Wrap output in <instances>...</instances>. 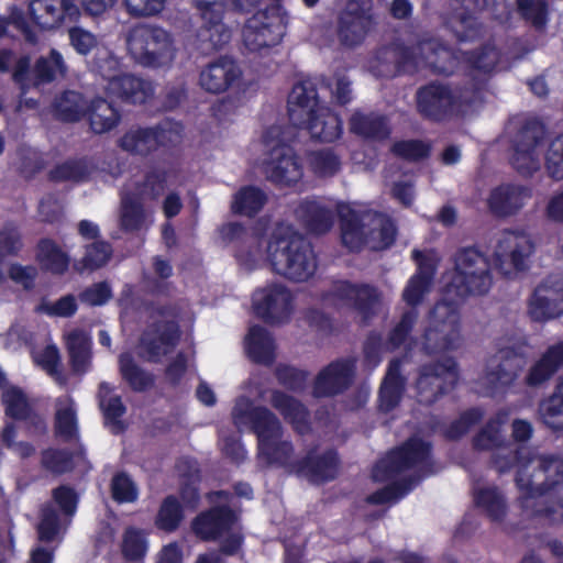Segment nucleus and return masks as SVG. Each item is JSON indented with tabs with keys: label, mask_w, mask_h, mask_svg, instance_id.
<instances>
[{
	"label": "nucleus",
	"mask_w": 563,
	"mask_h": 563,
	"mask_svg": "<svg viewBox=\"0 0 563 563\" xmlns=\"http://www.w3.org/2000/svg\"><path fill=\"white\" fill-rule=\"evenodd\" d=\"M339 225L342 245L350 252H361L367 242L361 214L350 207L340 209Z\"/></svg>",
	"instance_id": "34"
},
{
	"label": "nucleus",
	"mask_w": 563,
	"mask_h": 563,
	"mask_svg": "<svg viewBox=\"0 0 563 563\" xmlns=\"http://www.w3.org/2000/svg\"><path fill=\"white\" fill-rule=\"evenodd\" d=\"M121 552L126 561L137 562L143 560L147 552L145 533L134 527L126 528L122 538Z\"/></svg>",
	"instance_id": "63"
},
{
	"label": "nucleus",
	"mask_w": 563,
	"mask_h": 563,
	"mask_svg": "<svg viewBox=\"0 0 563 563\" xmlns=\"http://www.w3.org/2000/svg\"><path fill=\"white\" fill-rule=\"evenodd\" d=\"M69 364L73 373L86 374L91 366V340L81 330H73L66 339Z\"/></svg>",
	"instance_id": "42"
},
{
	"label": "nucleus",
	"mask_w": 563,
	"mask_h": 563,
	"mask_svg": "<svg viewBox=\"0 0 563 563\" xmlns=\"http://www.w3.org/2000/svg\"><path fill=\"white\" fill-rule=\"evenodd\" d=\"M112 255V246L106 241H95L86 246L84 257L80 260L76 269L79 272L96 269L104 266Z\"/></svg>",
	"instance_id": "62"
},
{
	"label": "nucleus",
	"mask_w": 563,
	"mask_h": 563,
	"mask_svg": "<svg viewBox=\"0 0 563 563\" xmlns=\"http://www.w3.org/2000/svg\"><path fill=\"white\" fill-rule=\"evenodd\" d=\"M533 244L525 234L508 232L498 241L494 252L495 264L504 275L508 271L504 269L505 264H509L515 271L526 269V258L532 253Z\"/></svg>",
	"instance_id": "21"
},
{
	"label": "nucleus",
	"mask_w": 563,
	"mask_h": 563,
	"mask_svg": "<svg viewBox=\"0 0 563 563\" xmlns=\"http://www.w3.org/2000/svg\"><path fill=\"white\" fill-rule=\"evenodd\" d=\"M390 153L407 162H421L431 154V145L422 140H400L393 143Z\"/></svg>",
	"instance_id": "64"
},
{
	"label": "nucleus",
	"mask_w": 563,
	"mask_h": 563,
	"mask_svg": "<svg viewBox=\"0 0 563 563\" xmlns=\"http://www.w3.org/2000/svg\"><path fill=\"white\" fill-rule=\"evenodd\" d=\"M563 367V341L550 345L541 357L529 368L525 384L539 387L551 379Z\"/></svg>",
	"instance_id": "31"
},
{
	"label": "nucleus",
	"mask_w": 563,
	"mask_h": 563,
	"mask_svg": "<svg viewBox=\"0 0 563 563\" xmlns=\"http://www.w3.org/2000/svg\"><path fill=\"white\" fill-rule=\"evenodd\" d=\"M528 313L531 320L545 322L563 314V279L545 278L539 284L529 301Z\"/></svg>",
	"instance_id": "17"
},
{
	"label": "nucleus",
	"mask_w": 563,
	"mask_h": 563,
	"mask_svg": "<svg viewBox=\"0 0 563 563\" xmlns=\"http://www.w3.org/2000/svg\"><path fill=\"white\" fill-rule=\"evenodd\" d=\"M267 202L266 192L257 186L244 185L233 195L230 210L235 216L255 218Z\"/></svg>",
	"instance_id": "40"
},
{
	"label": "nucleus",
	"mask_w": 563,
	"mask_h": 563,
	"mask_svg": "<svg viewBox=\"0 0 563 563\" xmlns=\"http://www.w3.org/2000/svg\"><path fill=\"white\" fill-rule=\"evenodd\" d=\"M485 411L481 407H471L460 413V416L450 422L443 434L450 441H459L466 435L471 429L482 422Z\"/></svg>",
	"instance_id": "56"
},
{
	"label": "nucleus",
	"mask_w": 563,
	"mask_h": 563,
	"mask_svg": "<svg viewBox=\"0 0 563 563\" xmlns=\"http://www.w3.org/2000/svg\"><path fill=\"white\" fill-rule=\"evenodd\" d=\"M373 7L364 0H350L336 19V37L341 46H360L368 32L375 26Z\"/></svg>",
	"instance_id": "10"
},
{
	"label": "nucleus",
	"mask_w": 563,
	"mask_h": 563,
	"mask_svg": "<svg viewBox=\"0 0 563 563\" xmlns=\"http://www.w3.org/2000/svg\"><path fill=\"white\" fill-rule=\"evenodd\" d=\"M533 459L530 452L517 449L507 455L496 453L493 455V464L499 473H506L518 467L515 483L520 492L519 505L527 518L544 526H555L563 522V500L545 497L563 483V462L553 455L538 457V473L543 479L536 484L534 475H529L527 468Z\"/></svg>",
	"instance_id": "2"
},
{
	"label": "nucleus",
	"mask_w": 563,
	"mask_h": 563,
	"mask_svg": "<svg viewBox=\"0 0 563 563\" xmlns=\"http://www.w3.org/2000/svg\"><path fill=\"white\" fill-rule=\"evenodd\" d=\"M500 59V53L493 44L486 43L477 49L465 52L464 60L473 70L490 74Z\"/></svg>",
	"instance_id": "59"
},
{
	"label": "nucleus",
	"mask_w": 563,
	"mask_h": 563,
	"mask_svg": "<svg viewBox=\"0 0 563 563\" xmlns=\"http://www.w3.org/2000/svg\"><path fill=\"white\" fill-rule=\"evenodd\" d=\"M146 221V212L141 199L134 195H126L121 199L120 228L122 231L133 233L140 231Z\"/></svg>",
	"instance_id": "53"
},
{
	"label": "nucleus",
	"mask_w": 563,
	"mask_h": 563,
	"mask_svg": "<svg viewBox=\"0 0 563 563\" xmlns=\"http://www.w3.org/2000/svg\"><path fill=\"white\" fill-rule=\"evenodd\" d=\"M294 445L290 441L273 439L258 444V456L267 466L289 468L291 472V457Z\"/></svg>",
	"instance_id": "49"
},
{
	"label": "nucleus",
	"mask_w": 563,
	"mask_h": 563,
	"mask_svg": "<svg viewBox=\"0 0 563 563\" xmlns=\"http://www.w3.org/2000/svg\"><path fill=\"white\" fill-rule=\"evenodd\" d=\"M90 129L96 134L110 132L121 122L120 110L103 98L93 99L87 109Z\"/></svg>",
	"instance_id": "41"
},
{
	"label": "nucleus",
	"mask_w": 563,
	"mask_h": 563,
	"mask_svg": "<svg viewBox=\"0 0 563 563\" xmlns=\"http://www.w3.org/2000/svg\"><path fill=\"white\" fill-rule=\"evenodd\" d=\"M1 401L4 406L5 416L15 421H32L35 426L37 424L35 420L42 422L22 388L18 386L8 387L2 393Z\"/></svg>",
	"instance_id": "43"
},
{
	"label": "nucleus",
	"mask_w": 563,
	"mask_h": 563,
	"mask_svg": "<svg viewBox=\"0 0 563 563\" xmlns=\"http://www.w3.org/2000/svg\"><path fill=\"white\" fill-rule=\"evenodd\" d=\"M318 445L308 450L305 456L294 461L291 472L307 477L312 483H327L336 478L340 457L335 449H328L317 454Z\"/></svg>",
	"instance_id": "18"
},
{
	"label": "nucleus",
	"mask_w": 563,
	"mask_h": 563,
	"mask_svg": "<svg viewBox=\"0 0 563 563\" xmlns=\"http://www.w3.org/2000/svg\"><path fill=\"white\" fill-rule=\"evenodd\" d=\"M29 13L33 23L42 30L58 27L66 18L75 21L80 15L74 0H32Z\"/></svg>",
	"instance_id": "20"
},
{
	"label": "nucleus",
	"mask_w": 563,
	"mask_h": 563,
	"mask_svg": "<svg viewBox=\"0 0 563 563\" xmlns=\"http://www.w3.org/2000/svg\"><path fill=\"white\" fill-rule=\"evenodd\" d=\"M108 90L121 101L132 104H143L154 95L151 81L131 74L111 78Z\"/></svg>",
	"instance_id": "27"
},
{
	"label": "nucleus",
	"mask_w": 563,
	"mask_h": 563,
	"mask_svg": "<svg viewBox=\"0 0 563 563\" xmlns=\"http://www.w3.org/2000/svg\"><path fill=\"white\" fill-rule=\"evenodd\" d=\"M271 405L299 435H306L312 431L308 408L294 396L275 389L271 395Z\"/></svg>",
	"instance_id": "25"
},
{
	"label": "nucleus",
	"mask_w": 563,
	"mask_h": 563,
	"mask_svg": "<svg viewBox=\"0 0 563 563\" xmlns=\"http://www.w3.org/2000/svg\"><path fill=\"white\" fill-rule=\"evenodd\" d=\"M319 298L329 307L353 309L361 317V323L368 325L377 314L382 295L376 286L367 283L334 279Z\"/></svg>",
	"instance_id": "7"
},
{
	"label": "nucleus",
	"mask_w": 563,
	"mask_h": 563,
	"mask_svg": "<svg viewBox=\"0 0 563 563\" xmlns=\"http://www.w3.org/2000/svg\"><path fill=\"white\" fill-rule=\"evenodd\" d=\"M35 258L42 271L52 275L62 276L69 269L70 256L49 238L38 240Z\"/></svg>",
	"instance_id": "36"
},
{
	"label": "nucleus",
	"mask_w": 563,
	"mask_h": 563,
	"mask_svg": "<svg viewBox=\"0 0 563 563\" xmlns=\"http://www.w3.org/2000/svg\"><path fill=\"white\" fill-rule=\"evenodd\" d=\"M295 214L306 231L314 235L325 234L334 223L333 211L316 200H302L295 209Z\"/></svg>",
	"instance_id": "28"
},
{
	"label": "nucleus",
	"mask_w": 563,
	"mask_h": 563,
	"mask_svg": "<svg viewBox=\"0 0 563 563\" xmlns=\"http://www.w3.org/2000/svg\"><path fill=\"white\" fill-rule=\"evenodd\" d=\"M517 12L536 31L545 30L549 22V5L545 0H516Z\"/></svg>",
	"instance_id": "58"
},
{
	"label": "nucleus",
	"mask_w": 563,
	"mask_h": 563,
	"mask_svg": "<svg viewBox=\"0 0 563 563\" xmlns=\"http://www.w3.org/2000/svg\"><path fill=\"white\" fill-rule=\"evenodd\" d=\"M432 454L430 442L411 437L399 446L390 450L386 457L377 464L386 477L396 476L405 471L427 464Z\"/></svg>",
	"instance_id": "14"
},
{
	"label": "nucleus",
	"mask_w": 563,
	"mask_h": 563,
	"mask_svg": "<svg viewBox=\"0 0 563 563\" xmlns=\"http://www.w3.org/2000/svg\"><path fill=\"white\" fill-rule=\"evenodd\" d=\"M254 312L267 324H280L289 320L294 297L284 285L272 284L256 294Z\"/></svg>",
	"instance_id": "16"
},
{
	"label": "nucleus",
	"mask_w": 563,
	"mask_h": 563,
	"mask_svg": "<svg viewBox=\"0 0 563 563\" xmlns=\"http://www.w3.org/2000/svg\"><path fill=\"white\" fill-rule=\"evenodd\" d=\"M421 59L430 71L438 76H451L457 65L454 53L441 43L427 40L419 42Z\"/></svg>",
	"instance_id": "32"
},
{
	"label": "nucleus",
	"mask_w": 563,
	"mask_h": 563,
	"mask_svg": "<svg viewBox=\"0 0 563 563\" xmlns=\"http://www.w3.org/2000/svg\"><path fill=\"white\" fill-rule=\"evenodd\" d=\"M507 420V412L500 410L475 433L472 439V446L475 451L486 452L499 449L504 444L501 426Z\"/></svg>",
	"instance_id": "46"
},
{
	"label": "nucleus",
	"mask_w": 563,
	"mask_h": 563,
	"mask_svg": "<svg viewBox=\"0 0 563 563\" xmlns=\"http://www.w3.org/2000/svg\"><path fill=\"white\" fill-rule=\"evenodd\" d=\"M184 508L175 495H167L161 503L154 525L164 532L176 531L184 520Z\"/></svg>",
	"instance_id": "54"
},
{
	"label": "nucleus",
	"mask_w": 563,
	"mask_h": 563,
	"mask_svg": "<svg viewBox=\"0 0 563 563\" xmlns=\"http://www.w3.org/2000/svg\"><path fill=\"white\" fill-rule=\"evenodd\" d=\"M350 126L356 135L372 141L382 142L391 134L388 119L383 114L355 112L350 119Z\"/></svg>",
	"instance_id": "38"
},
{
	"label": "nucleus",
	"mask_w": 563,
	"mask_h": 563,
	"mask_svg": "<svg viewBox=\"0 0 563 563\" xmlns=\"http://www.w3.org/2000/svg\"><path fill=\"white\" fill-rule=\"evenodd\" d=\"M299 129H306L311 139L321 143H332L343 133V121L339 113L328 106L316 107L310 110Z\"/></svg>",
	"instance_id": "22"
},
{
	"label": "nucleus",
	"mask_w": 563,
	"mask_h": 563,
	"mask_svg": "<svg viewBox=\"0 0 563 563\" xmlns=\"http://www.w3.org/2000/svg\"><path fill=\"white\" fill-rule=\"evenodd\" d=\"M220 233L223 240L233 242V256L241 264L249 266L255 261V240L240 222H229L222 225Z\"/></svg>",
	"instance_id": "37"
},
{
	"label": "nucleus",
	"mask_w": 563,
	"mask_h": 563,
	"mask_svg": "<svg viewBox=\"0 0 563 563\" xmlns=\"http://www.w3.org/2000/svg\"><path fill=\"white\" fill-rule=\"evenodd\" d=\"M181 336L175 319L150 322L140 336V347L150 363H159L162 357L174 352Z\"/></svg>",
	"instance_id": "12"
},
{
	"label": "nucleus",
	"mask_w": 563,
	"mask_h": 563,
	"mask_svg": "<svg viewBox=\"0 0 563 563\" xmlns=\"http://www.w3.org/2000/svg\"><path fill=\"white\" fill-rule=\"evenodd\" d=\"M321 106L316 85L302 80L294 85L288 97V117L294 125H301L310 110Z\"/></svg>",
	"instance_id": "30"
},
{
	"label": "nucleus",
	"mask_w": 563,
	"mask_h": 563,
	"mask_svg": "<svg viewBox=\"0 0 563 563\" xmlns=\"http://www.w3.org/2000/svg\"><path fill=\"white\" fill-rule=\"evenodd\" d=\"M126 44L132 58L144 67L162 68L169 65L175 57L173 36L157 25L133 26L129 32Z\"/></svg>",
	"instance_id": "6"
},
{
	"label": "nucleus",
	"mask_w": 563,
	"mask_h": 563,
	"mask_svg": "<svg viewBox=\"0 0 563 563\" xmlns=\"http://www.w3.org/2000/svg\"><path fill=\"white\" fill-rule=\"evenodd\" d=\"M448 24L459 42H471L482 35L483 26L478 18L467 7L455 12Z\"/></svg>",
	"instance_id": "52"
},
{
	"label": "nucleus",
	"mask_w": 563,
	"mask_h": 563,
	"mask_svg": "<svg viewBox=\"0 0 563 563\" xmlns=\"http://www.w3.org/2000/svg\"><path fill=\"white\" fill-rule=\"evenodd\" d=\"M285 29L282 19L268 9L256 11L243 26V43L251 52L276 46L282 42Z\"/></svg>",
	"instance_id": "13"
},
{
	"label": "nucleus",
	"mask_w": 563,
	"mask_h": 563,
	"mask_svg": "<svg viewBox=\"0 0 563 563\" xmlns=\"http://www.w3.org/2000/svg\"><path fill=\"white\" fill-rule=\"evenodd\" d=\"M245 350L250 360L256 364L269 365L275 358L274 339L258 324L250 328L245 338Z\"/></svg>",
	"instance_id": "39"
},
{
	"label": "nucleus",
	"mask_w": 563,
	"mask_h": 563,
	"mask_svg": "<svg viewBox=\"0 0 563 563\" xmlns=\"http://www.w3.org/2000/svg\"><path fill=\"white\" fill-rule=\"evenodd\" d=\"M66 70L63 55L57 49L52 48L46 57L41 56L36 59L32 69V86L40 87L51 84L56 80L57 76L64 77Z\"/></svg>",
	"instance_id": "47"
},
{
	"label": "nucleus",
	"mask_w": 563,
	"mask_h": 563,
	"mask_svg": "<svg viewBox=\"0 0 563 563\" xmlns=\"http://www.w3.org/2000/svg\"><path fill=\"white\" fill-rule=\"evenodd\" d=\"M239 514L229 505H216L200 511L190 523L194 536L202 542H222L233 534H243L235 530Z\"/></svg>",
	"instance_id": "11"
},
{
	"label": "nucleus",
	"mask_w": 563,
	"mask_h": 563,
	"mask_svg": "<svg viewBox=\"0 0 563 563\" xmlns=\"http://www.w3.org/2000/svg\"><path fill=\"white\" fill-rule=\"evenodd\" d=\"M287 130L271 125L263 132L262 142L268 155L264 170L272 183L292 186L302 178L303 170L299 157L285 137Z\"/></svg>",
	"instance_id": "5"
},
{
	"label": "nucleus",
	"mask_w": 563,
	"mask_h": 563,
	"mask_svg": "<svg viewBox=\"0 0 563 563\" xmlns=\"http://www.w3.org/2000/svg\"><path fill=\"white\" fill-rule=\"evenodd\" d=\"M453 263V272L444 292L454 298L435 302L429 314V325L422 334V350L428 355L453 351L459 346L460 301L470 296H483L493 285L490 262L476 246L459 249Z\"/></svg>",
	"instance_id": "1"
},
{
	"label": "nucleus",
	"mask_w": 563,
	"mask_h": 563,
	"mask_svg": "<svg viewBox=\"0 0 563 563\" xmlns=\"http://www.w3.org/2000/svg\"><path fill=\"white\" fill-rule=\"evenodd\" d=\"M531 196L532 190L528 186L501 184L490 190L487 207L493 216L507 218L516 214Z\"/></svg>",
	"instance_id": "23"
},
{
	"label": "nucleus",
	"mask_w": 563,
	"mask_h": 563,
	"mask_svg": "<svg viewBox=\"0 0 563 563\" xmlns=\"http://www.w3.org/2000/svg\"><path fill=\"white\" fill-rule=\"evenodd\" d=\"M165 134L161 125L132 128L119 139L118 145L128 153L147 156L164 145Z\"/></svg>",
	"instance_id": "26"
},
{
	"label": "nucleus",
	"mask_w": 563,
	"mask_h": 563,
	"mask_svg": "<svg viewBox=\"0 0 563 563\" xmlns=\"http://www.w3.org/2000/svg\"><path fill=\"white\" fill-rule=\"evenodd\" d=\"M240 76L241 70L236 63L229 56H220L201 70L199 84L208 92L221 93L228 90Z\"/></svg>",
	"instance_id": "24"
},
{
	"label": "nucleus",
	"mask_w": 563,
	"mask_h": 563,
	"mask_svg": "<svg viewBox=\"0 0 563 563\" xmlns=\"http://www.w3.org/2000/svg\"><path fill=\"white\" fill-rule=\"evenodd\" d=\"M239 417H243L250 424L251 430L257 437L258 444L266 440L279 439L283 435L280 421L267 407L255 406L241 411Z\"/></svg>",
	"instance_id": "33"
},
{
	"label": "nucleus",
	"mask_w": 563,
	"mask_h": 563,
	"mask_svg": "<svg viewBox=\"0 0 563 563\" xmlns=\"http://www.w3.org/2000/svg\"><path fill=\"white\" fill-rule=\"evenodd\" d=\"M460 379L459 365L454 357L423 364L416 380L417 400L424 406L433 405L443 395L452 391Z\"/></svg>",
	"instance_id": "8"
},
{
	"label": "nucleus",
	"mask_w": 563,
	"mask_h": 563,
	"mask_svg": "<svg viewBox=\"0 0 563 563\" xmlns=\"http://www.w3.org/2000/svg\"><path fill=\"white\" fill-rule=\"evenodd\" d=\"M402 362L400 358H393L378 391L379 409L387 413L394 410L401 401L405 391L406 378L401 375Z\"/></svg>",
	"instance_id": "29"
},
{
	"label": "nucleus",
	"mask_w": 563,
	"mask_h": 563,
	"mask_svg": "<svg viewBox=\"0 0 563 563\" xmlns=\"http://www.w3.org/2000/svg\"><path fill=\"white\" fill-rule=\"evenodd\" d=\"M41 465L55 475L69 473L75 467L74 453L67 449H45L41 452Z\"/></svg>",
	"instance_id": "60"
},
{
	"label": "nucleus",
	"mask_w": 563,
	"mask_h": 563,
	"mask_svg": "<svg viewBox=\"0 0 563 563\" xmlns=\"http://www.w3.org/2000/svg\"><path fill=\"white\" fill-rule=\"evenodd\" d=\"M119 374L128 387L137 394L151 390L155 386V375L142 367L129 352L118 357Z\"/></svg>",
	"instance_id": "35"
},
{
	"label": "nucleus",
	"mask_w": 563,
	"mask_h": 563,
	"mask_svg": "<svg viewBox=\"0 0 563 563\" xmlns=\"http://www.w3.org/2000/svg\"><path fill=\"white\" fill-rule=\"evenodd\" d=\"M92 172V164L86 156L68 158L48 172V179L54 183H85Z\"/></svg>",
	"instance_id": "48"
},
{
	"label": "nucleus",
	"mask_w": 563,
	"mask_h": 563,
	"mask_svg": "<svg viewBox=\"0 0 563 563\" xmlns=\"http://www.w3.org/2000/svg\"><path fill=\"white\" fill-rule=\"evenodd\" d=\"M474 504L495 522H500L506 517L507 504L497 487H483L475 492Z\"/></svg>",
	"instance_id": "50"
},
{
	"label": "nucleus",
	"mask_w": 563,
	"mask_h": 563,
	"mask_svg": "<svg viewBox=\"0 0 563 563\" xmlns=\"http://www.w3.org/2000/svg\"><path fill=\"white\" fill-rule=\"evenodd\" d=\"M420 476L409 475L375 490L366 497L369 505H384L396 501L411 492L420 482Z\"/></svg>",
	"instance_id": "51"
},
{
	"label": "nucleus",
	"mask_w": 563,
	"mask_h": 563,
	"mask_svg": "<svg viewBox=\"0 0 563 563\" xmlns=\"http://www.w3.org/2000/svg\"><path fill=\"white\" fill-rule=\"evenodd\" d=\"M87 102L82 93L65 90L53 102L56 119L62 122H78L87 115Z\"/></svg>",
	"instance_id": "45"
},
{
	"label": "nucleus",
	"mask_w": 563,
	"mask_h": 563,
	"mask_svg": "<svg viewBox=\"0 0 563 563\" xmlns=\"http://www.w3.org/2000/svg\"><path fill=\"white\" fill-rule=\"evenodd\" d=\"M482 85L475 81L452 84L430 80L416 90V110L426 121L444 123L476 104L482 99Z\"/></svg>",
	"instance_id": "3"
},
{
	"label": "nucleus",
	"mask_w": 563,
	"mask_h": 563,
	"mask_svg": "<svg viewBox=\"0 0 563 563\" xmlns=\"http://www.w3.org/2000/svg\"><path fill=\"white\" fill-rule=\"evenodd\" d=\"M194 2L203 20L201 36L208 38L211 48H222L231 40V30L223 22L228 0H194Z\"/></svg>",
	"instance_id": "19"
},
{
	"label": "nucleus",
	"mask_w": 563,
	"mask_h": 563,
	"mask_svg": "<svg viewBox=\"0 0 563 563\" xmlns=\"http://www.w3.org/2000/svg\"><path fill=\"white\" fill-rule=\"evenodd\" d=\"M268 260L276 274L294 283L309 280L318 268L311 243L297 233L275 236L268 245Z\"/></svg>",
	"instance_id": "4"
},
{
	"label": "nucleus",
	"mask_w": 563,
	"mask_h": 563,
	"mask_svg": "<svg viewBox=\"0 0 563 563\" xmlns=\"http://www.w3.org/2000/svg\"><path fill=\"white\" fill-rule=\"evenodd\" d=\"M545 136V126L538 119H528L520 126L512 141L514 146L537 151Z\"/></svg>",
	"instance_id": "61"
},
{
	"label": "nucleus",
	"mask_w": 563,
	"mask_h": 563,
	"mask_svg": "<svg viewBox=\"0 0 563 563\" xmlns=\"http://www.w3.org/2000/svg\"><path fill=\"white\" fill-rule=\"evenodd\" d=\"M111 391L112 388L108 383H100L99 406L103 415L104 424L111 426L113 434H119L126 429V426L121 420L126 412V407L119 395L107 398V395Z\"/></svg>",
	"instance_id": "44"
},
{
	"label": "nucleus",
	"mask_w": 563,
	"mask_h": 563,
	"mask_svg": "<svg viewBox=\"0 0 563 563\" xmlns=\"http://www.w3.org/2000/svg\"><path fill=\"white\" fill-rule=\"evenodd\" d=\"M542 422L553 432L563 431V394L554 388L553 393L539 405Z\"/></svg>",
	"instance_id": "57"
},
{
	"label": "nucleus",
	"mask_w": 563,
	"mask_h": 563,
	"mask_svg": "<svg viewBox=\"0 0 563 563\" xmlns=\"http://www.w3.org/2000/svg\"><path fill=\"white\" fill-rule=\"evenodd\" d=\"M357 361L353 356L330 362L316 376L312 395L316 398L334 397L347 390L356 375Z\"/></svg>",
	"instance_id": "15"
},
{
	"label": "nucleus",
	"mask_w": 563,
	"mask_h": 563,
	"mask_svg": "<svg viewBox=\"0 0 563 563\" xmlns=\"http://www.w3.org/2000/svg\"><path fill=\"white\" fill-rule=\"evenodd\" d=\"M526 365L522 346L511 345L499 349L489 360L484 383L490 395L506 393L519 378Z\"/></svg>",
	"instance_id": "9"
},
{
	"label": "nucleus",
	"mask_w": 563,
	"mask_h": 563,
	"mask_svg": "<svg viewBox=\"0 0 563 563\" xmlns=\"http://www.w3.org/2000/svg\"><path fill=\"white\" fill-rule=\"evenodd\" d=\"M54 433L65 442L78 438V419L74 400L68 398V404L56 409L54 418Z\"/></svg>",
	"instance_id": "55"
}]
</instances>
